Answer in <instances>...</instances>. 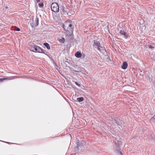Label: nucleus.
Returning <instances> with one entry per match:
<instances>
[{"label": "nucleus", "instance_id": "2", "mask_svg": "<svg viewBox=\"0 0 155 155\" xmlns=\"http://www.w3.org/2000/svg\"><path fill=\"white\" fill-rule=\"evenodd\" d=\"M51 10L55 13H58L59 11V6L57 3H52L51 6Z\"/></svg>", "mask_w": 155, "mask_h": 155}, {"label": "nucleus", "instance_id": "18", "mask_svg": "<svg viewBox=\"0 0 155 155\" xmlns=\"http://www.w3.org/2000/svg\"><path fill=\"white\" fill-rule=\"evenodd\" d=\"M35 22L30 23V25L32 28H35L37 26H35Z\"/></svg>", "mask_w": 155, "mask_h": 155}, {"label": "nucleus", "instance_id": "19", "mask_svg": "<svg viewBox=\"0 0 155 155\" xmlns=\"http://www.w3.org/2000/svg\"><path fill=\"white\" fill-rule=\"evenodd\" d=\"M59 42L61 43H64L65 41V39L64 38H62L61 39L59 40Z\"/></svg>", "mask_w": 155, "mask_h": 155}, {"label": "nucleus", "instance_id": "29", "mask_svg": "<svg viewBox=\"0 0 155 155\" xmlns=\"http://www.w3.org/2000/svg\"><path fill=\"white\" fill-rule=\"evenodd\" d=\"M149 48H153V46H152V45H149Z\"/></svg>", "mask_w": 155, "mask_h": 155}, {"label": "nucleus", "instance_id": "5", "mask_svg": "<svg viewBox=\"0 0 155 155\" xmlns=\"http://www.w3.org/2000/svg\"><path fill=\"white\" fill-rule=\"evenodd\" d=\"M68 11H69V8H65L64 6H62L61 9V11L62 12L63 15H66Z\"/></svg>", "mask_w": 155, "mask_h": 155}, {"label": "nucleus", "instance_id": "1", "mask_svg": "<svg viewBox=\"0 0 155 155\" xmlns=\"http://www.w3.org/2000/svg\"><path fill=\"white\" fill-rule=\"evenodd\" d=\"M63 27L64 29L66 31L65 33L66 35L70 36L72 35L73 32L74 26L71 21L65 22L63 24Z\"/></svg>", "mask_w": 155, "mask_h": 155}, {"label": "nucleus", "instance_id": "15", "mask_svg": "<svg viewBox=\"0 0 155 155\" xmlns=\"http://www.w3.org/2000/svg\"><path fill=\"white\" fill-rule=\"evenodd\" d=\"M77 101L79 102H81L82 101L84 100V98L82 97H80L77 98Z\"/></svg>", "mask_w": 155, "mask_h": 155}, {"label": "nucleus", "instance_id": "26", "mask_svg": "<svg viewBox=\"0 0 155 155\" xmlns=\"http://www.w3.org/2000/svg\"><path fill=\"white\" fill-rule=\"evenodd\" d=\"M117 150L119 152V153H120V155H123V154L120 151H119V150Z\"/></svg>", "mask_w": 155, "mask_h": 155}, {"label": "nucleus", "instance_id": "20", "mask_svg": "<svg viewBox=\"0 0 155 155\" xmlns=\"http://www.w3.org/2000/svg\"><path fill=\"white\" fill-rule=\"evenodd\" d=\"M39 7H42L44 6V4L42 3H40L38 4Z\"/></svg>", "mask_w": 155, "mask_h": 155}, {"label": "nucleus", "instance_id": "7", "mask_svg": "<svg viewBox=\"0 0 155 155\" xmlns=\"http://www.w3.org/2000/svg\"><path fill=\"white\" fill-rule=\"evenodd\" d=\"M97 50L103 53L105 52V48L104 47L101 46V45H100V47L98 48Z\"/></svg>", "mask_w": 155, "mask_h": 155}, {"label": "nucleus", "instance_id": "24", "mask_svg": "<svg viewBox=\"0 0 155 155\" xmlns=\"http://www.w3.org/2000/svg\"><path fill=\"white\" fill-rule=\"evenodd\" d=\"M77 145L78 147H80V146H82V143H78V144H77Z\"/></svg>", "mask_w": 155, "mask_h": 155}, {"label": "nucleus", "instance_id": "25", "mask_svg": "<svg viewBox=\"0 0 155 155\" xmlns=\"http://www.w3.org/2000/svg\"><path fill=\"white\" fill-rule=\"evenodd\" d=\"M153 137H154V136H152V137H151V136H150H150H149V137H148V138H149V139H153L154 138Z\"/></svg>", "mask_w": 155, "mask_h": 155}, {"label": "nucleus", "instance_id": "8", "mask_svg": "<svg viewBox=\"0 0 155 155\" xmlns=\"http://www.w3.org/2000/svg\"><path fill=\"white\" fill-rule=\"evenodd\" d=\"M115 144L117 147L116 150H119V147L120 146V145L121 144V140H118L117 141V143H116L115 142Z\"/></svg>", "mask_w": 155, "mask_h": 155}, {"label": "nucleus", "instance_id": "22", "mask_svg": "<svg viewBox=\"0 0 155 155\" xmlns=\"http://www.w3.org/2000/svg\"><path fill=\"white\" fill-rule=\"evenodd\" d=\"M40 53H44V54H46L47 53V52L45 50H43L42 49V51L41 52H40Z\"/></svg>", "mask_w": 155, "mask_h": 155}, {"label": "nucleus", "instance_id": "4", "mask_svg": "<svg viewBox=\"0 0 155 155\" xmlns=\"http://www.w3.org/2000/svg\"><path fill=\"white\" fill-rule=\"evenodd\" d=\"M120 28H118V30L120 31V34L123 36L125 38H127L128 37V35L126 32H125L124 30H120Z\"/></svg>", "mask_w": 155, "mask_h": 155}, {"label": "nucleus", "instance_id": "16", "mask_svg": "<svg viewBox=\"0 0 155 155\" xmlns=\"http://www.w3.org/2000/svg\"><path fill=\"white\" fill-rule=\"evenodd\" d=\"M150 121L151 122L155 123V115L151 117Z\"/></svg>", "mask_w": 155, "mask_h": 155}, {"label": "nucleus", "instance_id": "28", "mask_svg": "<svg viewBox=\"0 0 155 155\" xmlns=\"http://www.w3.org/2000/svg\"><path fill=\"white\" fill-rule=\"evenodd\" d=\"M153 86H154V92L155 93V81L153 83Z\"/></svg>", "mask_w": 155, "mask_h": 155}, {"label": "nucleus", "instance_id": "9", "mask_svg": "<svg viewBox=\"0 0 155 155\" xmlns=\"http://www.w3.org/2000/svg\"><path fill=\"white\" fill-rule=\"evenodd\" d=\"M128 66L127 63L126 62H124L123 63V65L122 66L121 68L124 69H126Z\"/></svg>", "mask_w": 155, "mask_h": 155}, {"label": "nucleus", "instance_id": "30", "mask_svg": "<svg viewBox=\"0 0 155 155\" xmlns=\"http://www.w3.org/2000/svg\"><path fill=\"white\" fill-rule=\"evenodd\" d=\"M37 2H40V0H36Z\"/></svg>", "mask_w": 155, "mask_h": 155}, {"label": "nucleus", "instance_id": "14", "mask_svg": "<svg viewBox=\"0 0 155 155\" xmlns=\"http://www.w3.org/2000/svg\"><path fill=\"white\" fill-rule=\"evenodd\" d=\"M44 45L49 50L50 49V46L48 43L45 42L44 43Z\"/></svg>", "mask_w": 155, "mask_h": 155}, {"label": "nucleus", "instance_id": "11", "mask_svg": "<svg viewBox=\"0 0 155 155\" xmlns=\"http://www.w3.org/2000/svg\"><path fill=\"white\" fill-rule=\"evenodd\" d=\"M113 123H115L118 125H120L121 123L119 120H117L116 119H114L113 121Z\"/></svg>", "mask_w": 155, "mask_h": 155}, {"label": "nucleus", "instance_id": "10", "mask_svg": "<svg viewBox=\"0 0 155 155\" xmlns=\"http://www.w3.org/2000/svg\"><path fill=\"white\" fill-rule=\"evenodd\" d=\"M74 12L72 10H71L69 8V11H68L66 15H68L69 16H71V15L74 14Z\"/></svg>", "mask_w": 155, "mask_h": 155}, {"label": "nucleus", "instance_id": "6", "mask_svg": "<svg viewBox=\"0 0 155 155\" xmlns=\"http://www.w3.org/2000/svg\"><path fill=\"white\" fill-rule=\"evenodd\" d=\"M100 43L99 41L96 40H94L93 44V47L96 48L98 49V48L100 47Z\"/></svg>", "mask_w": 155, "mask_h": 155}, {"label": "nucleus", "instance_id": "27", "mask_svg": "<svg viewBox=\"0 0 155 155\" xmlns=\"http://www.w3.org/2000/svg\"><path fill=\"white\" fill-rule=\"evenodd\" d=\"M75 84H76V85H78V86H80V84H78V83L77 82H75Z\"/></svg>", "mask_w": 155, "mask_h": 155}, {"label": "nucleus", "instance_id": "17", "mask_svg": "<svg viewBox=\"0 0 155 155\" xmlns=\"http://www.w3.org/2000/svg\"><path fill=\"white\" fill-rule=\"evenodd\" d=\"M81 69L80 68H78L76 69V70H74L75 72H79L81 71Z\"/></svg>", "mask_w": 155, "mask_h": 155}, {"label": "nucleus", "instance_id": "23", "mask_svg": "<svg viewBox=\"0 0 155 155\" xmlns=\"http://www.w3.org/2000/svg\"><path fill=\"white\" fill-rule=\"evenodd\" d=\"M6 78H0V82L3 81L4 80L6 79Z\"/></svg>", "mask_w": 155, "mask_h": 155}, {"label": "nucleus", "instance_id": "3", "mask_svg": "<svg viewBox=\"0 0 155 155\" xmlns=\"http://www.w3.org/2000/svg\"><path fill=\"white\" fill-rule=\"evenodd\" d=\"M30 50L33 52H41L42 49L38 46L33 45L31 46L30 48Z\"/></svg>", "mask_w": 155, "mask_h": 155}, {"label": "nucleus", "instance_id": "13", "mask_svg": "<svg viewBox=\"0 0 155 155\" xmlns=\"http://www.w3.org/2000/svg\"><path fill=\"white\" fill-rule=\"evenodd\" d=\"M38 21L39 18L38 17H36L35 18V26H37L38 25Z\"/></svg>", "mask_w": 155, "mask_h": 155}, {"label": "nucleus", "instance_id": "12", "mask_svg": "<svg viewBox=\"0 0 155 155\" xmlns=\"http://www.w3.org/2000/svg\"><path fill=\"white\" fill-rule=\"evenodd\" d=\"M75 56L78 58H80L82 54L81 52L78 51L75 54Z\"/></svg>", "mask_w": 155, "mask_h": 155}, {"label": "nucleus", "instance_id": "21", "mask_svg": "<svg viewBox=\"0 0 155 155\" xmlns=\"http://www.w3.org/2000/svg\"><path fill=\"white\" fill-rule=\"evenodd\" d=\"M15 30L17 31H20V29L19 28L15 26Z\"/></svg>", "mask_w": 155, "mask_h": 155}]
</instances>
